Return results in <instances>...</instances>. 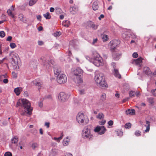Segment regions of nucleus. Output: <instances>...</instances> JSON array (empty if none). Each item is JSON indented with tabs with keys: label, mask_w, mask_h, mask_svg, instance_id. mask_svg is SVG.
Returning <instances> with one entry per match:
<instances>
[{
	"label": "nucleus",
	"mask_w": 156,
	"mask_h": 156,
	"mask_svg": "<svg viewBox=\"0 0 156 156\" xmlns=\"http://www.w3.org/2000/svg\"><path fill=\"white\" fill-rule=\"evenodd\" d=\"M19 106H20L25 110L24 112L21 113V115H25L26 111H27V113L29 115L31 114L32 109L31 108L30 103L28 100L25 99L19 100L17 103L16 106L18 107Z\"/></svg>",
	"instance_id": "nucleus-1"
},
{
	"label": "nucleus",
	"mask_w": 156,
	"mask_h": 156,
	"mask_svg": "<svg viewBox=\"0 0 156 156\" xmlns=\"http://www.w3.org/2000/svg\"><path fill=\"white\" fill-rule=\"evenodd\" d=\"M94 78L96 83L98 84V86L102 87H107L103 74L102 73H96Z\"/></svg>",
	"instance_id": "nucleus-2"
},
{
	"label": "nucleus",
	"mask_w": 156,
	"mask_h": 156,
	"mask_svg": "<svg viewBox=\"0 0 156 156\" xmlns=\"http://www.w3.org/2000/svg\"><path fill=\"white\" fill-rule=\"evenodd\" d=\"M76 119L79 123L83 125L87 124L89 121L87 116L80 112L77 115Z\"/></svg>",
	"instance_id": "nucleus-3"
},
{
	"label": "nucleus",
	"mask_w": 156,
	"mask_h": 156,
	"mask_svg": "<svg viewBox=\"0 0 156 156\" xmlns=\"http://www.w3.org/2000/svg\"><path fill=\"white\" fill-rule=\"evenodd\" d=\"M93 63L97 66H100L102 64V62L103 61V59L98 53L95 51L93 53Z\"/></svg>",
	"instance_id": "nucleus-4"
},
{
	"label": "nucleus",
	"mask_w": 156,
	"mask_h": 156,
	"mask_svg": "<svg viewBox=\"0 0 156 156\" xmlns=\"http://www.w3.org/2000/svg\"><path fill=\"white\" fill-rule=\"evenodd\" d=\"M82 136L84 139H89L90 140L92 138V135L91 134L90 129L87 126L85 127L82 130Z\"/></svg>",
	"instance_id": "nucleus-5"
},
{
	"label": "nucleus",
	"mask_w": 156,
	"mask_h": 156,
	"mask_svg": "<svg viewBox=\"0 0 156 156\" xmlns=\"http://www.w3.org/2000/svg\"><path fill=\"white\" fill-rule=\"evenodd\" d=\"M119 44V41L116 40H113L110 41L108 45L112 51H116V47Z\"/></svg>",
	"instance_id": "nucleus-6"
},
{
	"label": "nucleus",
	"mask_w": 156,
	"mask_h": 156,
	"mask_svg": "<svg viewBox=\"0 0 156 156\" xmlns=\"http://www.w3.org/2000/svg\"><path fill=\"white\" fill-rule=\"evenodd\" d=\"M57 82L59 84H62L65 83L67 80V78L66 75L62 73L57 76Z\"/></svg>",
	"instance_id": "nucleus-7"
},
{
	"label": "nucleus",
	"mask_w": 156,
	"mask_h": 156,
	"mask_svg": "<svg viewBox=\"0 0 156 156\" xmlns=\"http://www.w3.org/2000/svg\"><path fill=\"white\" fill-rule=\"evenodd\" d=\"M106 130V129L104 126H98L94 129V131L95 132H98V134L102 135L104 134Z\"/></svg>",
	"instance_id": "nucleus-8"
},
{
	"label": "nucleus",
	"mask_w": 156,
	"mask_h": 156,
	"mask_svg": "<svg viewBox=\"0 0 156 156\" xmlns=\"http://www.w3.org/2000/svg\"><path fill=\"white\" fill-rule=\"evenodd\" d=\"M73 81L76 83L80 84L83 82L82 76H73Z\"/></svg>",
	"instance_id": "nucleus-9"
},
{
	"label": "nucleus",
	"mask_w": 156,
	"mask_h": 156,
	"mask_svg": "<svg viewBox=\"0 0 156 156\" xmlns=\"http://www.w3.org/2000/svg\"><path fill=\"white\" fill-rule=\"evenodd\" d=\"M19 57L17 54H12V63L13 65H16L18 64Z\"/></svg>",
	"instance_id": "nucleus-10"
},
{
	"label": "nucleus",
	"mask_w": 156,
	"mask_h": 156,
	"mask_svg": "<svg viewBox=\"0 0 156 156\" xmlns=\"http://www.w3.org/2000/svg\"><path fill=\"white\" fill-rule=\"evenodd\" d=\"M83 73V70L80 68H77L73 72V76H82Z\"/></svg>",
	"instance_id": "nucleus-11"
},
{
	"label": "nucleus",
	"mask_w": 156,
	"mask_h": 156,
	"mask_svg": "<svg viewBox=\"0 0 156 156\" xmlns=\"http://www.w3.org/2000/svg\"><path fill=\"white\" fill-rule=\"evenodd\" d=\"M58 98L59 100L62 102L65 101L67 99V97L65 93L64 92H61L59 93Z\"/></svg>",
	"instance_id": "nucleus-12"
},
{
	"label": "nucleus",
	"mask_w": 156,
	"mask_h": 156,
	"mask_svg": "<svg viewBox=\"0 0 156 156\" xmlns=\"http://www.w3.org/2000/svg\"><path fill=\"white\" fill-rule=\"evenodd\" d=\"M144 73L148 76H152V73L149 68L147 67H145L144 68Z\"/></svg>",
	"instance_id": "nucleus-13"
},
{
	"label": "nucleus",
	"mask_w": 156,
	"mask_h": 156,
	"mask_svg": "<svg viewBox=\"0 0 156 156\" xmlns=\"http://www.w3.org/2000/svg\"><path fill=\"white\" fill-rule=\"evenodd\" d=\"M142 59L141 57H139L136 59L134 60L133 63H135L136 65H139V67H141Z\"/></svg>",
	"instance_id": "nucleus-14"
},
{
	"label": "nucleus",
	"mask_w": 156,
	"mask_h": 156,
	"mask_svg": "<svg viewBox=\"0 0 156 156\" xmlns=\"http://www.w3.org/2000/svg\"><path fill=\"white\" fill-rule=\"evenodd\" d=\"M121 55L118 53H117L114 51L112 52V56L113 58L115 60H118L120 57L121 56Z\"/></svg>",
	"instance_id": "nucleus-15"
},
{
	"label": "nucleus",
	"mask_w": 156,
	"mask_h": 156,
	"mask_svg": "<svg viewBox=\"0 0 156 156\" xmlns=\"http://www.w3.org/2000/svg\"><path fill=\"white\" fill-rule=\"evenodd\" d=\"M54 72L55 74L57 76L61 74V70L60 68H58V67H54Z\"/></svg>",
	"instance_id": "nucleus-16"
},
{
	"label": "nucleus",
	"mask_w": 156,
	"mask_h": 156,
	"mask_svg": "<svg viewBox=\"0 0 156 156\" xmlns=\"http://www.w3.org/2000/svg\"><path fill=\"white\" fill-rule=\"evenodd\" d=\"M127 115H133L135 114V111L133 109H129L126 111Z\"/></svg>",
	"instance_id": "nucleus-17"
},
{
	"label": "nucleus",
	"mask_w": 156,
	"mask_h": 156,
	"mask_svg": "<svg viewBox=\"0 0 156 156\" xmlns=\"http://www.w3.org/2000/svg\"><path fill=\"white\" fill-rule=\"evenodd\" d=\"M99 2L97 1H94L93 3L92 8L94 10L96 11L99 8Z\"/></svg>",
	"instance_id": "nucleus-18"
},
{
	"label": "nucleus",
	"mask_w": 156,
	"mask_h": 156,
	"mask_svg": "<svg viewBox=\"0 0 156 156\" xmlns=\"http://www.w3.org/2000/svg\"><path fill=\"white\" fill-rule=\"evenodd\" d=\"M114 70V72L113 73L115 76L119 79H120L121 77V75L119 73L118 70L116 68H115Z\"/></svg>",
	"instance_id": "nucleus-19"
},
{
	"label": "nucleus",
	"mask_w": 156,
	"mask_h": 156,
	"mask_svg": "<svg viewBox=\"0 0 156 156\" xmlns=\"http://www.w3.org/2000/svg\"><path fill=\"white\" fill-rule=\"evenodd\" d=\"M22 90V88L21 87H17L14 89V91L17 96L19 95L20 92Z\"/></svg>",
	"instance_id": "nucleus-20"
},
{
	"label": "nucleus",
	"mask_w": 156,
	"mask_h": 156,
	"mask_svg": "<svg viewBox=\"0 0 156 156\" xmlns=\"http://www.w3.org/2000/svg\"><path fill=\"white\" fill-rule=\"evenodd\" d=\"M54 61L52 60H50V61H49L48 62H47V63L45 64L44 65H46V68H47L49 69L50 67H51V64L54 65Z\"/></svg>",
	"instance_id": "nucleus-21"
},
{
	"label": "nucleus",
	"mask_w": 156,
	"mask_h": 156,
	"mask_svg": "<svg viewBox=\"0 0 156 156\" xmlns=\"http://www.w3.org/2000/svg\"><path fill=\"white\" fill-rule=\"evenodd\" d=\"M32 83H33L36 86H37L38 89H40L41 87V83L40 82H37L36 80H34L32 82Z\"/></svg>",
	"instance_id": "nucleus-22"
},
{
	"label": "nucleus",
	"mask_w": 156,
	"mask_h": 156,
	"mask_svg": "<svg viewBox=\"0 0 156 156\" xmlns=\"http://www.w3.org/2000/svg\"><path fill=\"white\" fill-rule=\"evenodd\" d=\"M68 138L69 137L67 136L66 137V139H65L63 140V145L66 146L69 144L70 140Z\"/></svg>",
	"instance_id": "nucleus-23"
},
{
	"label": "nucleus",
	"mask_w": 156,
	"mask_h": 156,
	"mask_svg": "<svg viewBox=\"0 0 156 156\" xmlns=\"http://www.w3.org/2000/svg\"><path fill=\"white\" fill-rule=\"evenodd\" d=\"M146 123L147 124V126H146V125H145V126H146V129L145 130V132H148L149 130L150 129V122H149L148 121H146Z\"/></svg>",
	"instance_id": "nucleus-24"
},
{
	"label": "nucleus",
	"mask_w": 156,
	"mask_h": 156,
	"mask_svg": "<svg viewBox=\"0 0 156 156\" xmlns=\"http://www.w3.org/2000/svg\"><path fill=\"white\" fill-rule=\"evenodd\" d=\"M69 11L72 14H75L77 11V9L75 7H71L69 9Z\"/></svg>",
	"instance_id": "nucleus-25"
},
{
	"label": "nucleus",
	"mask_w": 156,
	"mask_h": 156,
	"mask_svg": "<svg viewBox=\"0 0 156 156\" xmlns=\"http://www.w3.org/2000/svg\"><path fill=\"white\" fill-rule=\"evenodd\" d=\"M57 151L55 150H53L49 154V156H56L57 154Z\"/></svg>",
	"instance_id": "nucleus-26"
},
{
	"label": "nucleus",
	"mask_w": 156,
	"mask_h": 156,
	"mask_svg": "<svg viewBox=\"0 0 156 156\" xmlns=\"http://www.w3.org/2000/svg\"><path fill=\"white\" fill-rule=\"evenodd\" d=\"M11 141L12 143L16 144L18 142V139L16 136H15L11 139Z\"/></svg>",
	"instance_id": "nucleus-27"
},
{
	"label": "nucleus",
	"mask_w": 156,
	"mask_h": 156,
	"mask_svg": "<svg viewBox=\"0 0 156 156\" xmlns=\"http://www.w3.org/2000/svg\"><path fill=\"white\" fill-rule=\"evenodd\" d=\"M19 18L20 20L22 21L23 22H25L26 20L23 14H20L19 16Z\"/></svg>",
	"instance_id": "nucleus-28"
},
{
	"label": "nucleus",
	"mask_w": 156,
	"mask_h": 156,
	"mask_svg": "<svg viewBox=\"0 0 156 156\" xmlns=\"http://www.w3.org/2000/svg\"><path fill=\"white\" fill-rule=\"evenodd\" d=\"M43 16L46 19H49L51 17L50 13L48 12L44 14Z\"/></svg>",
	"instance_id": "nucleus-29"
},
{
	"label": "nucleus",
	"mask_w": 156,
	"mask_h": 156,
	"mask_svg": "<svg viewBox=\"0 0 156 156\" xmlns=\"http://www.w3.org/2000/svg\"><path fill=\"white\" fill-rule=\"evenodd\" d=\"M62 24L66 27H68L70 25V22L68 20H66L64 22H63Z\"/></svg>",
	"instance_id": "nucleus-30"
},
{
	"label": "nucleus",
	"mask_w": 156,
	"mask_h": 156,
	"mask_svg": "<svg viewBox=\"0 0 156 156\" xmlns=\"http://www.w3.org/2000/svg\"><path fill=\"white\" fill-rule=\"evenodd\" d=\"M7 13L8 15L11 16L12 18H14V15L12 13V11L9 9L7 11Z\"/></svg>",
	"instance_id": "nucleus-31"
},
{
	"label": "nucleus",
	"mask_w": 156,
	"mask_h": 156,
	"mask_svg": "<svg viewBox=\"0 0 156 156\" xmlns=\"http://www.w3.org/2000/svg\"><path fill=\"white\" fill-rule=\"evenodd\" d=\"M37 0H30L29 2V4L30 6H32L34 4Z\"/></svg>",
	"instance_id": "nucleus-32"
},
{
	"label": "nucleus",
	"mask_w": 156,
	"mask_h": 156,
	"mask_svg": "<svg viewBox=\"0 0 156 156\" xmlns=\"http://www.w3.org/2000/svg\"><path fill=\"white\" fill-rule=\"evenodd\" d=\"M104 118V115L102 113H99L98 115H97V118L100 119H101Z\"/></svg>",
	"instance_id": "nucleus-33"
},
{
	"label": "nucleus",
	"mask_w": 156,
	"mask_h": 156,
	"mask_svg": "<svg viewBox=\"0 0 156 156\" xmlns=\"http://www.w3.org/2000/svg\"><path fill=\"white\" fill-rule=\"evenodd\" d=\"M61 33L60 31H57L53 34V35L55 37H58L61 35Z\"/></svg>",
	"instance_id": "nucleus-34"
},
{
	"label": "nucleus",
	"mask_w": 156,
	"mask_h": 156,
	"mask_svg": "<svg viewBox=\"0 0 156 156\" xmlns=\"http://www.w3.org/2000/svg\"><path fill=\"white\" fill-rule=\"evenodd\" d=\"M30 66L33 67H36V62L35 61L30 62Z\"/></svg>",
	"instance_id": "nucleus-35"
},
{
	"label": "nucleus",
	"mask_w": 156,
	"mask_h": 156,
	"mask_svg": "<svg viewBox=\"0 0 156 156\" xmlns=\"http://www.w3.org/2000/svg\"><path fill=\"white\" fill-rule=\"evenodd\" d=\"M62 11V10H61V9L58 8H55V12L57 14H59Z\"/></svg>",
	"instance_id": "nucleus-36"
},
{
	"label": "nucleus",
	"mask_w": 156,
	"mask_h": 156,
	"mask_svg": "<svg viewBox=\"0 0 156 156\" xmlns=\"http://www.w3.org/2000/svg\"><path fill=\"white\" fill-rule=\"evenodd\" d=\"M102 38L104 41H107L108 39V36L105 34L103 36Z\"/></svg>",
	"instance_id": "nucleus-37"
},
{
	"label": "nucleus",
	"mask_w": 156,
	"mask_h": 156,
	"mask_svg": "<svg viewBox=\"0 0 156 156\" xmlns=\"http://www.w3.org/2000/svg\"><path fill=\"white\" fill-rule=\"evenodd\" d=\"M131 127V124L129 123H127L125 125V127L126 129H129Z\"/></svg>",
	"instance_id": "nucleus-38"
},
{
	"label": "nucleus",
	"mask_w": 156,
	"mask_h": 156,
	"mask_svg": "<svg viewBox=\"0 0 156 156\" xmlns=\"http://www.w3.org/2000/svg\"><path fill=\"white\" fill-rule=\"evenodd\" d=\"M141 132L139 130L136 131L135 132V134L137 136H140L141 135Z\"/></svg>",
	"instance_id": "nucleus-39"
},
{
	"label": "nucleus",
	"mask_w": 156,
	"mask_h": 156,
	"mask_svg": "<svg viewBox=\"0 0 156 156\" xmlns=\"http://www.w3.org/2000/svg\"><path fill=\"white\" fill-rule=\"evenodd\" d=\"M106 97V94H103L101 96V99L102 101H103L105 100Z\"/></svg>",
	"instance_id": "nucleus-40"
},
{
	"label": "nucleus",
	"mask_w": 156,
	"mask_h": 156,
	"mask_svg": "<svg viewBox=\"0 0 156 156\" xmlns=\"http://www.w3.org/2000/svg\"><path fill=\"white\" fill-rule=\"evenodd\" d=\"M5 33L4 31H0V37H1L3 38L5 36Z\"/></svg>",
	"instance_id": "nucleus-41"
},
{
	"label": "nucleus",
	"mask_w": 156,
	"mask_h": 156,
	"mask_svg": "<svg viewBox=\"0 0 156 156\" xmlns=\"http://www.w3.org/2000/svg\"><path fill=\"white\" fill-rule=\"evenodd\" d=\"M38 146V144L36 143L33 144L32 145V147L34 149L36 148Z\"/></svg>",
	"instance_id": "nucleus-42"
},
{
	"label": "nucleus",
	"mask_w": 156,
	"mask_h": 156,
	"mask_svg": "<svg viewBox=\"0 0 156 156\" xmlns=\"http://www.w3.org/2000/svg\"><path fill=\"white\" fill-rule=\"evenodd\" d=\"M135 92L132 91H130L129 93V95L130 97H134L135 96Z\"/></svg>",
	"instance_id": "nucleus-43"
},
{
	"label": "nucleus",
	"mask_w": 156,
	"mask_h": 156,
	"mask_svg": "<svg viewBox=\"0 0 156 156\" xmlns=\"http://www.w3.org/2000/svg\"><path fill=\"white\" fill-rule=\"evenodd\" d=\"M62 139V136H60L59 137L56 138L55 137H54V139L55 140H56L57 142H59L60 140Z\"/></svg>",
	"instance_id": "nucleus-44"
},
{
	"label": "nucleus",
	"mask_w": 156,
	"mask_h": 156,
	"mask_svg": "<svg viewBox=\"0 0 156 156\" xmlns=\"http://www.w3.org/2000/svg\"><path fill=\"white\" fill-rule=\"evenodd\" d=\"M10 46L11 48H13L16 47V44L13 43H11L10 44Z\"/></svg>",
	"instance_id": "nucleus-45"
},
{
	"label": "nucleus",
	"mask_w": 156,
	"mask_h": 156,
	"mask_svg": "<svg viewBox=\"0 0 156 156\" xmlns=\"http://www.w3.org/2000/svg\"><path fill=\"white\" fill-rule=\"evenodd\" d=\"M116 133L117 135L118 136H121L123 134V133L119 130L117 131Z\"/></svg>",
	"instance_id": "nucleus-46"
},
{
	"label": "nucleus",
	"mask_w": 156,
	"mask_h": 156,
	"mask_svg": "<svg viewBox=\"0 0 156 156\" xmlns=\"http://www.w3.org/2000/svg\"><path fill=\"white\" fill-rule=\"evenodd\" d=\"M4 156H12V155L11 152H7L5 154Z\"/></svg>",
	"instance_id": "nucleus-47"
},
{
	"label": "nucleus",
	"mask_w": 156,
	"mask_h": 156,
	"mask_svg": "<svg viewBox=\"0 0 156 156\" xmlns=\"http://www.w3.org/2000/svg\"><path fill=\"white\" fill-rule=\"evenodd\" d=\"M149 102L151 104H152L154 103L153 98H149L148 99Z\"/></svg>",
	"instance_id": "nucleus-48"
},
{
	"label": "nucleus",
	"mask_w": 156,
	"mask_h": 156,
	"mask_svg": "<svg viewBox=\"0 0 156 156\" xmlns=\"http://www.w3.org/2000/svg\"><path fill=\"white\" fill-rule=\"evenodd\" d=\"M151 92L153 95L154 96L156 97V88L155 89L151 90Z\"/></svg>",
	"instance_id": "nucleus-49"
},
{
	"label": "nucleus",
	"mask_w": 156,
	"mask_h": 156,
	"mask_svg": "<svg viewBox=\"0 0 156 156\" xmlns=\"http://www.w3.org/2000/svg\"><path fill=\"white\" fill-rule=\"evenodd\" d=\"M91 27H92L94 30L96 29L97 28L98 26L97 25H96L94 24H92L91 25Z\"/></svg>",
	"instance_id": "nucleus-50"
},
{
	"label": "nucleus",
	"mask_w": 156,
	"mask_h": 156,
	"mask_svg": "<svg viewBox=\"0 0 156 156\" xmlns=\"http://www.w3.org/2000/svg\"><path fill=\"white\" fill-rule=\"evenodd\" d=\"M132 56L134 58H136L138 57V55L137 52H134L133 53Z\"/></svg>",
	"instance_id": "nucleus-51"
},
{
	"label": "nucleus",
	"mask_w": 156,
	"mask_h": 156,
	"mask_svg": "<svg viewBox=\"0 0 156 156\" xmlns=\"http://www.w3.org/2000/svg\"><path fill=\"white\" fill-rule=\"evenodd\" d=\"M108 123L109 126H112L113 124V122L112 120H110L108 122Z\"/></svg>",
	"instance_id": "nucleus-52"
},
{
	"label": "nucleus",
	"mask_w": 156,
	"mask_h": 156,
	"mask_svg": "<svg viewBox=\"0 0 156 156\" xmlns=\"http://www.w3.org/2000/svg\"><path fill=\"white\" fill-rule=\"evenodd\" d=\"M79 94H84V90L83 89L79 90Z\"/></svg>",
	"instance_id": "nucleus-53"
},
{
	"label": "nucleus",
	"mask_w": 156,
	"mask_h": 156,
	"mask_svg": "<svg viewBox=\"0 0 156 156\" xmlns=\"http://www.w3.org/2000/svg\"><path fill=\"white\" fill-rule=\"evenodd\" d=\"M12 37L11 36H9L6 39V41H11L12 39Z\"/></svg>",
	"instance_id": "nucleus-54"
},
{
	"label": "nucleus",
	"mask_w": 156,
	"mask_h": 156,
	"mask_svg": "<svg viewBox=\"0 0 156 156\" xmlns=\"http://www.w3.org/2000/svg\"><path fill=\"white\" fill-rule=\"evenodd\" d=\"M3 77L4 78H6L7 77V75L6 74H5L4 75H2L0 76V78H1L2 77Z\"/></svg>",
	"instance_id": "nucleus-55"
},
{
	"label": "nucleus",
	"mask_w": 156,
	"mask_h": 156,
	"mask_svg": "<svg viewBox=\"0 0 156 156\" xmlns=\"http://www.w3.org/2000/svg\"><path fill=\"white\" fill-rule=\"evenodd\" d=\"M2 124L3 126H6L8 124V122L6 121H4L2 122Z\"/></svg>",
	"instance_id": "nucleus-56"
},
{
	"label": "nucleus",
	"mask_w": 156,
	"mask_h": 156,
	"mask_svg": "<svg viewBox=\"0 0 156 156\" xmlns=\"http://www.w3.org/2000/svg\"><path fill=\"white\" fill-rule=\"evenodd\" d=\"M50 123L48 122H46L45 123L44 125L47 127L48 128L49 127Z\"/></svg>",
	"instance_id": "nucleus-57"
},
{
	"label": "nucleus",
	"mask_w": 156,
	"mask_h": 156,
	"mask_svg": "<svg viewBox=\"0 0 156 156\" xmlns=\"http://www.w3.org/2000/svg\"><path fill=\"white\" fill-rule=\"evenodd\" d=\"M129 99V98L128 97L127 98H126L122 100V103H124L125 102L128 101Z\"/></svg>",
	"instance_id": "nucleus-58"
},
{
	"label": "nucleus",
	"mask_w": 156,
	"mask_h": 156,
	"mask_svg": "<svg viewBox=\"0 0 156 156\" xmlns=\"http://www.w3.org/2000/svg\"><path fill=\"white\" fill-rule=\"evenodd\" d=\"M3 82L5 83H7L8 82V80L7 79H5L3 80Z\"/></svg>",
	"instance_id": "nucleus-59"
},
{
	"label": "nucleus",
	"mask_w": 156,
	"mask_h": 156,
	"mask_svg": "<svg viewBox=\"0 0 156 156\" xmlns=\"http://www.w3.org/2000/svg\"><path fill=\"white\" fill-rule=\"evenodd\" d=\"M98 40V39L97 38L94 39L93 42L92 43V44H94Z\"/></svg>",
	"instance_id": "nucleus-60"
},
{
	"label": "nucleus",
	"mask_w": 156,
	"mask_h": 156,
	"mask_svg": "<svg viewBox=\"0 0 156 156\" xmlns=\"http://www.w3.org/2000/svg\"><path fill=\"white\" fill-rule=\"evenodd\" d=\"M104 16L103 14H101L100 15L99 17H98V19L99 20H101V18H103L104 17Z\"/></svg>",
	"instance_id": "nucleus-61"
},
{
	"label": "nucleus",
	"mask_w": 156,
	"mask_h": 156,
	"mask_svg": "<svg viewBox=\"0 0 156 156\" xmlns=\"http://www.w3.org/2000/svg\"><path fill=\"white\" fill-rule=\"evenodd\" d=\"M43 103L41 101H40L39 102V105L40 107H42L43 106Z\"/></svg>",
	"instance_id": "nucleus-62"
},
{
	"label": "nucleus",
	"mask_w": 156,
	"mask_h": 156,
	"mask_svg": "<svg viewBox=\"0 0 156 156\" xmlns=\"http://www.w3.org/2000/svg\"><path fill=\"white\" fill-rule=\"evenodd\" d=\"M23 94H24V96H25V97H27L28 95V93L27 92V91H25L24 92Z\"/></svg>",
	"instance_id": "nucleus-63"
},
{
	"label": "nucleus",
	"mask_w": 156,
	"mask_h": 156,
	"mask_svg": "<svg viewBox=\"0 0 156 156\" xmlns=\"http://www.w3.org/2000/svg\"><path fill=\"white\" fill-rule=\"evenodd\" d=\"M37 17L38 20H40V21L41 20V15H39L37 16Z\"/></svg>",
	"instance_id": "nucleus-64"
}]
</instances>
